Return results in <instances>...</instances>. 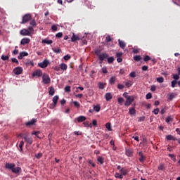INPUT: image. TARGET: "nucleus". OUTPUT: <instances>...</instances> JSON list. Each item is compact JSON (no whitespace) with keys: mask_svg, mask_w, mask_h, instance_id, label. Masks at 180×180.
I'll return each instance as SVG.
<instances>
[{"mask_svg":"<svg viewBox=\"0 0 180 180\" xmlns=\"http://www.w3.org/2000/svg\"><path fill=\"white\" fill-rule=\"evenodd\" d=\"M30 39L27 38V37L23 38V39H22V40H21V44H22V45L28 44H30Z\"/></svg>","mask_w":180,"mask_h":180,"instance_id":"f8f14e48","label":"nucleus"},{"mask_svg":"<svg viewBox=\"0 0 180 180\" xmlns=\"http://www.w3.org/2000/svg\"><path fill=\"white\" fill-rule=\"evenodd\" d=\"M65 92H68V93L70 92V91H71V87H70V86H65Z\"/></svg>","mask_w":180,"mask_h":180,"instance_id":"37998d69","label":"nucleus"},{"mask_svg":"<svg viewBox=\"0 0 180 180\" xmlns=\"http://www.w3.org/2000/svg\"><path fill=\"white\" fill-rule=\"evenodd\" d=\"M23 72V69L22 68L20 67H18V68H15V69L13 70V72L15 73V75H20Z\"/></svg>","mask_w":180,"mask_h":180,"instance_id":"0eeeda50","label":"nucleus"},{"mask_svg":"<svg viewBox=\"0 0 180 180\" xmlns=\"http://www.w3.org/2000/svg\"><path fill=\"white\" fill-rule=\"evenodd\" d=\"M23 146H24V141H22L20 143V145H19L20 151V152H22V151H23V149H22Z\"/></svg>","mask_w":180,"mask_h":180,"instance_id":"ea45409f","label":"nucleus"},{"mask_svg":"<svg viewBox=\"0 0 180 180\" xmlns=\"http://www.w3.org/2000/svg\"><path fill=\"white\" fill-rule=\"evenodd\" d=\"M51 28L53 32H56L58 30V27L56 25H52Z\"/></svg>","mask_w":180,"mask_h":180,"instance_id":"4d7b16f0","label":"nucleus"},{"mask_svg":"<svg viewBox=\"0 0 180 180\" xmlns=\"http://www.w3.org/2000/svg\"><path fill=\"white\" fill-rule=\"evenodd\" d=\"M76 120H77V122L81 123V122H84L86 120V117L84 116H80V117H77V119H76Z\"/></svg>","mask_w":180,"mask_h":180,"instance_id":"412c9836","label":"nucleus"},{"mask_svg":"<svg viewBox=\"0 0 180 180\" xmlns=\"http://www.w3.org/2000/svg\"><path fill=\"white\" fill-rule=\"evenodd\" d=\"M115 178H118V179H123V175L119 174V173H115Z\"/></svg>","mask_w":180,"mask_h":180,"instance_id":"c03bdc74","label":"nucleus"},{"mask_svg":"<svg viewBox=\"0 0 180 180\" xmlns=\"http://www.w3.org/2000/svg\"><path fill=\"white\" fill-rule=\"evenodd\" d=\"M173 79L175 80L179 79V75H173Z\"/></svg>","mask_w":180,"mask_h":180,"instance_id":"680f3d73","label":"nucleus"},{"mask_svg":"<svg viewBox=\"0 0 180 180\" xmlns=\"http://www.w3.org/2000/svg\"><path fill=\"white\" fill-rule=\"evenodd\" d=\"M42 43L43 44H53V40L52 39H42Z\"/></svg>","mask_w":180,"mask_h":180,"instance_id":"aec40b11","label":"nucleus"},{"mask_svg":"<svg viewBox=\"0 0 180 180\" xmlns=\"http://www.w3.org/2000/svg\"><path fill=\"white\" fill-rule=\"evenodd\" d=\"M94 111L98 112L101 110V106L97 105L94 106Z\"/></svg>","mask_w":180,"mask_h":180,"instance_id":"e433bc0d","label":"nucleus"},{"mask_svg":"<svg viewBox=\"0 0 180 180\" xmlns=\"http://www.w3.org/2000/svg\"><path fill=\"white\" fill-rule=\"evenodd\" d=\"M33 77H41L43 75V73L41 72V70H40V69H37V70H35L33 73Z\"/></svg>","mask_w":180,"mask_h":180,"instance_id":"1a4fd4ad","label":"nucleus"},{"mask_svg":"<svg viewBox=\"0 0 180 180\" xmlns=\"http://www.w3.org/2000/svg\"><path fill=\"white\" fill-rule=\"evenodd\" d=\"M40 134L39 131H34L32 134L35 135L37 138L40 139L39 134Z\"/></svg>","mask_w":180,"mask_h":180,"instance_id":"13d9d810","label":"nucleus"},{"mask_svg":"<svg viewBox=\"0 0 180 180\" xmlns=\"http://www.w3.org/2000/svg\"><path fill=\"white\" fill-rule=\"evenodd\" d=\"M172 121H173V119L170 116L167 117L165 120L166 123H169L170 122H172Z\"/></svg>","mask_w":180,"mask_h":180,"instance_id":"79ce46f5","label":"nucleus"},{"mask_svg":"<svg viewBox=\"0 0 180 180\" xmlns=\"http://www.w3.org/2000/svg\"><path fill=\"white\" fill-rule=\"evenodd\" d=\"M8 59H9L8 56H5V55L1 56V60H3L4 61L8 60Z\"/></svg>","mask_w":180,"mask_h":180,"instance_id":"58836bf2","label":"nucleus"},{"mask_svg":"<svg viewBox=\"0 0 180 180\" xmlns=\"http://www.w3.org/2000/svg\"><path fill=\"white\" fill-rule=\"evenodd\" d=\"M23 138H24L25 142L26 143L27 146H30L32 144L33 139L31 136L28 135H25Z\"/></svg>","mask_w":180,"mask_h":180,"instance_id":"39448f33","label":"nucleus"},{"mask_svg":"<svg viewBox=\"0 0 180 180\" xmlns=\"http://www.w3.org/2000/svg\"><path fill=\"white\" fill-rule=\"evenodd\" d=\"M166 139L168 140V141H177V139L175 138L174 136H172V135H167L166 136Z\"/></svg>","mask_w":180,"mask_h":180,"instance_id":"a211bd4d","label":"nucleus"},{"mask_svg":"<svg viewBox=\"0 0 180 180\" xmlns=\"http://www.w3.org/2000/svg\"><path fill=\"white\" fill-rule=\"evenodd\" d=\"M31 20H32V15L30 13H26L22 17V20L21 24H26L27 22H28Z\"/></svg>","mask_w":180,"mask_h":180,"instance_id":"20e7f679","label":"nucleus"},{"mask_svg":"<svg viewBox=\"0 0 180 180\" xmlns=\"http://www.w3.org/2000/svg\"><path fill=\"white\" fill-rule=\"evenodd\" d=\"M118 44L120 45V47L122 48V49H124L126 47L125 41L121 39H118Z\"/></svg>","mask_w":180,"mask_h":180,"instance_id":"4468645a","label":"nucleus"},{"mask_svg":"<svg viewBox=\"0 0 180 180\" xmlns=\"http://www.w3.org/2000/svg\"><path fill=\"white\" fill-rule=\"evenodd\" d=\"M53 69L55 71L59 72L60 70V66H55Z\"/></svg>","mask_w":180,"mask_h":180,"instance_id":"338daca9","label":"nucleus"},{"mask_svg":"<svg viewBox=\"0 0 180 180\" xmlns=\"http://www.w3.org/2000/svg\"><path fill=\"white\" fill-rule=\"evenodd\" d=\"M152 94L151 93H148L146 96V99H151L152 98Z\"/></svg>","mask_w":180,"mask_h":180,"instance_id":"5fc2aeb1","label":"nucleus"},{"mask_svg":"<svg viewBox=\"0 0 180 180\" xmlns=\"http://www.w3.org/2000/svg\"><path fill=\"white\" fill-rule=\"evenodd\" d=\"M139 160L140 162H143L144 160H146V158L144 157L143 154L142 152H139Z\"/></svg>","mask_w":180,"mask_h":180,"instance_id":"2eb2a0df","label":"nucleus"},{"mask_svg":"<svg viewBox=\"0 0 180 180\" xmlns=\"http://www.w3.org/2000/svg\"><path fill=\"white\" fill-rule=\"evenodd\" d=\"M171 84H171L172 87V88H175V86H176V84H177V82H176V80H172V82Z\"/></svg>","mask_w":180,"mask_h":180,"instance_id":"de8ad7c7","label":"nucleus"},{"mask_svg":"<svg viewBox=\"0 0 180 180\" xmlns=\"http://www.w3.org/2000/svg\"><path fill=\"white\" fill-rule=\"evenodd\" d=\"M124 99L123 98V97H120L119 98H118V103H120V104H122V103H124Z\"/></svg>","mask_w":180,"mask_h":180,"instance_id":"49530a36","label":"nucleus"},{"mask_svg":"<svg viewBox=\"0 0 180 180\" xmlns=\"http://www.w3.org/2000/svg\"><path fill=\"white\" fill-rule=\"evenodd\" d=\"M12 62L16 63L17 65L19 64V62H18V59H16V58H13Z\"/></svg>","mask_w":180,"mask_h":180,"instance_id":"052dcab7","label":"nucleus"},{"mask_svg":"<svg viewBox=\"0 0 180 180\" xmlns=\"http://www.w3.org/2000/svg\"><path fill=\"white\" fill-rule=\"evenodd\" d=\"M117 87L118 88V89L122 90L125 87V86L124 84H120V83L118 84V86H117Z\"/></svg>","mask_w":180,"mask_h":180,"instance_id":"a18cd8bd","label":"nucleus"},{"mask_svg":"<svg viewBox=\"0 0 180 180\" xmlns=\"http://www.w3.org/2000/svg\"><path fill=\"white\" fill-rule=\"evenodd\" d=\"M37 159H40L42 157V153H39L35 155Z\"/></svg>","mask_w":180,"mask_h":180,"instance_id":"774afa93","label":"nucleus"},{"mask_svg":"<svg viewBox=\"0 0 180 180\" xmlns=\"http://www.w3.org/2000/svg\"><path fill=\"white\" fill-rule=\"evenodd\" d=\"M132 84H133V83H132V82H131V80H128V82H125V86L127 88L131 87L132 86Z\"/></svg>","mask_w":180,"mask_h":180,"instance_id":"393cba45","label":"nucleus"},{"mask_svg":"<svg viewBox=\"0 0 180 180\" xmlns=\"http://www.w3.org/2000/svg\"><path fill=\"white\" fill-rule=\"evenodd\" d=\"M53 52L56 53H60L62 50L60 48H53Z\"/></svg>","mask_w":180,"mask_h":180,"instance_id":"2f4dec72","label":"nucleus"},{"mask_svg":"<svg viewBox=\"0 0 180 180\" xmlns=\"http://www.w3.org/2000/svg\"><path fill=\"white\" fill-rule=\"evenodd\" d=\"M70 58H71V56L69 55V54H67V55H65V56H64V60H66V61H68V60H69L70 59Z\"/></svg>","mask_w":180,"mask_h":180,"instance_id":"8fccbe9b","label":"nucleus"},{"mask_svg":"<svg viewBox=\"0 0 180 180\" xmlns=\"http://www.w3.org/2000/svg\"><path fill=\"white\" fill-rule=\"evenodd\" d=\"M115 60V58L111 56V57H109L108 59H107V61L108 62V63L111 64L114 62Z\"/></svg>","mask_w":180,"mask_h":180,"instance_id":"72a5a7b5","label":"nucleus"},{"mask_svg":"<svg viewBox=\"0 0 180 180\" xmlns=\"http://www.w3.org/2000/svg\"><path fill=\"white\" fill-rule=\"evenodd\" d=\"M59 100V96H55L53 98V105L54 107L56 106L58 103V101Z\"/></svg>","mask_w":180,"mask_h":180,"instance_id":"4be33fe9","label":"nucleus"},{"mask_svg":"<svg viewBox=\"0 0 180 180\" xmlns=\"http://www.w3.org/2000/svg\"><path fill=\"white\" fill-rule=\"evenodd\" d=\"M168 156H169L172 160H173L174 161L176 160V156H175V155H174V154H169Z\"/></svg>","mask_w":180,"mask_h":180,"instance_id":"3c124183","label":"nucleus"},{"mask_svg":"<svg viewBox=\"0 0 180 180\" xmlns=\"http://www.w3.org/2000/svg\"><path fill=\"white\" fill-rule=\"evenodd\" d=\"M63 35V32H60L56 34V37L60 39V38H62Z\"/></svg>","mask_w":180,"mask_h":180,"instance_id":"6e6d98bb","label":"nucleus"},{"mask_svg":"<svg viewBox=\"0 0 180 180\" xmlns=\"http://www.w3.org/2000/svg\"><path fill=\"white\" fill-rule=\"evenodd\" d=\"M60 68L63 71H66L68 70V65L66 63H60Z\"/></svg>","mask_w":180,"mask_h":180,"instance_id":"dca6fc26","label":"nucleus"},{"mask_svg":"<svg viewBox=\"0 0 180 180\" xmlns=\"http://www.w3.org/2000/svg\"><path fill=\"white\" fill-rule=\"evenodd\" d=\"M37 122V119H32L31 121L26 122L25 125L27 127H30L31 126L34 125Z\"/></svg>","mask_w":180,"mask_h":180,"instance_id":"6e6552de","label":"nucleus"},{"mask_svg":"<svg viewBox=\"0 0 180 180\" xmlns=\"http://www.w3.org/2000/svg\"><path fill=\"white\" fill-rule=\"evenodd\" d=\"M176 94H175V93H171V94L169 96V99L172 101L176 97Z\"/></svg>","mask_w":180,"mask_h":180,"instance_id":"473e14b6","label":"nucleus"},{"mask_svg":"<svg viewBox=\"0 0 180 180\" xmlns=\"http://www.w3.org/2000/svg\"><path fill=\"white\" fill-rule=\"evenodd\" d=\"M140 51V49L139 48L134 47L132 48V53L134 54L139 53Z\"/></svg>","mask_w":180,"mask_h":180,"instance_id":"c85d7f7f","label":"nucleus"},{"mask_svg":"<svg viewBox=\"0 0 180 180\" xmlns=\"http://www.w3.org/2000/svg\"><path fill=\"white\" fill-rule=\"evenodd\" d=\"M115 56H117V58H122V56H123V53L118 52V53H117V54Z\"/></svg>","mask_w":180,"mask_h":180,"instance_id":"bf43d9fd","label":"nucleus"},{"mask_svg":"<svg viewBox=\"0 0 180 180\" xmlns=\"http://www.w3.org/2000/svg\"><path fill=\"white\" fill-rule=\"evenodd\" d=\"M20 34L22 36H30L31 32L27 29H22L20 31Z\"/></svg>","mask_w":180,"mask_h":180,"instance_id":"9d476101","label":"nucleus"},{"mask_svg":"<svg viewBox=\"0 0 180 180\" xmlns=\"http://www.w3.org/2000/svg\"><path fill=\"white\" fill-rule=\"evenodd\" d=\"M79 40H80V38L79 37V36L76 35L75 33H73V35L72 37V41L75 42Z\"/></svg>","mask_w":180,"mask_h":180,"instance_id":"f3484780","label":"nucleus"},{"mask_svg":"<svg viewBox=\"0 0 180 180\" xmlns=\"http://www.w3.org/2000/svg\"><path fill=\"white\" fill-rule=\"evenodd\" d=\"M105 128H107V129H108V131H112V126L110 123H107L105 124Z\"/></svg>","mask_w":180,"mask_h":180,"instance_id":"7c9ffc66","label":"nucleus"},{"mask_svg":"<svg viewBox=\"0 0 180 180\" xmlns=\"http://www.w3.org/2000/svg\"><path fill=\"white\" fill-rule=\"evenodd\" d=\"M112 98L111 93H105V101H110Z\"/></svg>","mask_w":180,"mask_h":180,"instance_id":"6ab92c4d","label":"nucleus"},{"mask_svg":"<svg viewBox=\"0 0 180 180\" xmlns=\"http://www.w3.org/2000/svg\"><path fill=\"white\" fill-rule=\"evenodd\" d=\"M156 81L158 83H163L165 81V79H164V77H157Z\"/></svg>","mask_w":180,"mask_h":180,"instance_id":"f704fd0d","label":"nucleus"},{"mask_svg":"<svg viewBox=\"0 0 180 180\" xmlns=\"http://www.w3.org/2000/svg\"><path fill=\"white\" fill-rule=\"evenodd\" d=\"M146 117H141L139 118L138 122H143L145 120Z\"/></svg>","mask_w":180,"mask_h":180,"instance_id":"0e129e2a","label":"nucleus"},{"mask_svg":"<svg viewBox=\"0 0 180 180\" xmlns=\"http://www.w3.org/2000/svg\"><path fill=\"white\" fill-rule=\"evenodd\" d=\"M150 60H151V58L148 55L145 56V57L143 58V61H145V62H148Z\"/></svg>","mask_w":180,"mask_h":180,"instance_id":"c9c22d12","label":"nucleus"},{"mask_svg":"<svg viewBox=\"0 0 180 180\" xmlns=\"http://www.w3.org/2000/svg\"><path fill=\"white\" fill-rule=\"evenodd\" d=\"M73 103L76 108H79L80 104L78 101H73Z\"/></svg>","mask_w":180,"mask_h":180,"instance_id":"603ef678","label":"nucleus"},{"mask_svg":"<svg viewBox=\"0 0 180 180\" xmlns=\"http://www.w3.org/2000/svg\"><path fill=\"white\" fill-rule=\"evenodd\" d=\"M129 76L131 78H135L136 77V72H131V73H129Z\"/></svg>","mask_w":180,"mask_h":180,"instance_id":"a19ab883","label":"nucleus"},{"mask_svg":"<svg viewBox=\"0 0 180 180\" xmlns=\"http://www.w3.org/2000/svg\"><path fill=\"white\" fill-rule=\"evenodd\" d=\"M97 162H100V165H103L104 163V159L98 156V158H97Z\"/></svg>","mask_w":180,"mask_h":180,"instance_id":"cd10ccee","label":"nucleus"},{"mask_svg":"<svg viewBox=\"0 0 180 180\" xmlns=\"http://www.w3.org/2000/svg\"><path fill=\"white\" fill-rule=\"evenodd\" d=\"M129 113L130 115H134L136 114V110L134 108H129Z\"/></svg>","mask_w":180,"mask_h":180,"instance_id":"a878e982","label":"nucleus"},{"mask_svg":"<svg viewBox=\"0 0 180 180\" xmlns=\"http://www.w3.org/2000/svg\"><path fill=\"white\" fill-rule=\"evenodd\" d=\"M49 95L53 96L55 94V89L53 87H50Z\"/></svg>","mask_w":180,"mask_h":180,"instance_id":"c756f323","label":"nucleus"},{"mask_svg":"<svg viewBox=\"0 0 180 180\" xmlns=\"http://www.w3.org/2000/svg\"><path fill=\"white\" fill-rule=\"evenodd\" d=\"M159 112H160V109L157 108V109H155L153 112V114L157 115H158Z\"/></svg>","mask_w":180,"mask_h":180,"instance_id":"e2e57ef3","label":"nucleus"},{"mask_svg":"<svg viewBox=\"0 0 180 180\" xmlns=\"http://www.w3.org/2000/svg\"><path fill=\"white\" fill-rule=\"evenodd\" d=\"M5 168L11 170L15 174H20L22 172V169L19 167H15L14 163H6Z\"/></svg>","mask_w":180,"mask_h":180,"instance_id":"f257e3e1","label":"nucleus"},{"mask_svg":"<svg viewBox=\"0 0 180 180\" xmlns=\"http://www.w3.org/2000/svg\"><path fill=\"white\" fill-rule=\"evenodd\" d=\"M42 79H43L44 84H48L51 83V79H50L49 75H46V73H44L43 75Z\"/></svg>","mask_w":180,"mask_h":180,"instance_id":"423d86ee","label":"nucleus"},{"mask_svg":"<svg viewBox=\"0 0 180 180\" xmlns=\"http://www.w3.org/2000/svg\"><path fill=\"white\" fill-rule=\"evenodd\" d=\"M101 72H103V73L104 74H107L108 73L107 68H103V69H101Z\"/></svg>","mask_w":180,"mask_h":180,"instance_id":"69168bd1","label":"nucleus"},{"mask_svg":"<svg viewBox=\"0 0 180 180\" xmlns=\"http://www.w3.org/2000/svg\"><path fill=\"white\" fill-rule=\"evenodd\" d=\"M28 53L26 51H22L20 53V55L18 56V59L22 60L23 57L28 56Z\"/></svg>","mask_w":180,"mask_h":180,"instance_id":"ddd939ff","label":"nucleus"},{"mask_svg":"<svg viewBox=\"0 0 180 180\" xmlns=\"http://www.w3.org/2000/svg\"><path fill=\"white\" fill-rule=\"evenodd\" d=\"M124 98L127 99L124 103V106H129L134 101V96H124Z\"/></svg>","mask_w":180,"mask_h":180,"instance_id":"7ed1b4c3","label":"nucleus"},{"mask_svg":"<svg viewBox=\"0 0 180 180\" xmlns=\"http://www.w3.org/2000/svg\"><path fill=\"white\" fill-rule=\"evenodd\" d=\"M98 87L100 88V89H104L105 88V84H103V83H98Z\"/></svg>","mask_w":180,"mask_h":180,"instance_id":"864d4df0","label":"nucleus"},{"mask_svg":"<svg viewBox=\"0 0 180 180\" xmlns=\"http://www.w3.org/2000/svg\"><path fill=\"white\" fill-rule=\"evenodd\" d=\"M115 81H116V76H112V77L110 79V84H111V85L115 84Z\"/></svg>","mask_w":180,"mask_h":180,"instance_id":"b1692460","label":"nucleus"},{"mask_svg":"<svg viewBox=\"0 0 180 180\" xmlns=\"http://www.w3.org/2000/svg\"><path fill=\"white\" fill-rule=\"evenodd\" d=\"M101 52L100 50H96L94 53L96 55L98 56V59H100V61L103 62L105 59L108 58V54L106 53H103L99 54Z\"/></svg>","mask_w":180,"mask_h":180,"instance_id":"f03ea898","label":"nucleus"},{"mask_svg":"<svg viewBox=\"0 0 180 180\" xmlns=\"http://www.w3.org/2000/svg\"><path fill=\"white\" fill-rule=\"evenodd\" d=\"M134 60L136 62H139L142 60V57L140 55H136L134 56Z\"/></svg>","mask_w":180,"mask_h":180,"instance_id":"5701e85b","label":"nucleus"},{"mask_svg":"<svg viewBox=\"0 0 180 180\" xmlns=\"http://www.w3.org/2000/svg\"><path fill=\"white\" fill-rule=\"evenodd\" d=\"M30 25L34 26V27L37 26V22L34 19L31 20Z\"/></svg>","mask_w":180,"mask_h":180,"instance_id":"09e8293b","label":"nucleus"},{"mask_svg":"<svg viewBox=\"0 0 180 180\" xmlns=\"http://www.w3.org/2000/svg\"><path fill=\"white\" fill-rule=\"evenodd\" d=\"M49 60H44V62H41L40 63H39V66L41 68H46L48 65H49Z\"/></svg>","mask_w":180,"mask_h":180,"instance_id":"9b49d317","label":"nucleus"},{"mask_svg":"<svg viewBox=\"0 0 180 180\" xmlns=\"http://www.w3.org/2000/svg\"><path fill=\"white\" fill-rule=\"evenodd\" d=\"M105 41L108 43L112 41V38L110 35H107V37H105Z\"/></svg>","mask_w":180,"mask_h":180,"instance_id":"4c0bfd02","label":"nucleus"},{"mask_svg":"<svg viewBox=\"0 0 180 180\" xmlns=\"http://www.w3.org/2000/svg\"><path fill=\"white\" fill-rule=\"evenodd\" d=\"M158 169V170H161V171L165 170V164H160Z\"/></svg>","mask_w":180,"mask_h":180,"instance_id":"bb28decb","label":"nucleus"}]
</instances>
